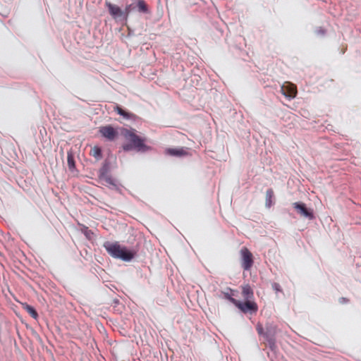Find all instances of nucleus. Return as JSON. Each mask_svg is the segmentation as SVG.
<instances>
[{"instance_id":"nucleus-1","label":"nucleus","mask_w":361,"mask_h":361,"mask_svg":"<svg viewBox=\"0 0 361 361\" xmlns=\"http://www.w3.org/2000/svg\"><path fill=\"white\" fill-rule=\"evenodd\" d=\"M104 247L112 257L120 259L124 262L131 261L137 253L134 250H129L126 247L121 245L118 242L106 241L104 243Z\"/></svg>"},{"instance_id":"nucleus-2","label":"nucleus","mask_w":361,"mask_h":361,"mask_svg":"<svg viewBox=\"0 0 361 361\" xmlns=\"http://www.w3.org/2000/svg\"><path fill=\"white\" fill-rule=\"evenodd\" d=\"M123 135L126 140L130 142L128 144L123 145V149L125 151H129L135 148L137 151H145L147 146L145 145V140L137 135L134 132L125 129L123 131Z\"/></svg>"},{"instance_id":"nucleus-3","label":"nucleus","mask_w":361,"mask_h":361,"mask_svg":"<svg viewBox=\"0 0 361 361\" xmlns=\"http://www.w3.org/2000/svg\"><path fill=\"white\" fill-rule=\"evenodd\" d=\"M235 307H238L243 313L255 314L258 311V305L254 300L238 301Z\"/></svg>"},{"instance_id":"nucleus-4","label":"nucleus","mask_w":361,"mask_h":361,"mask_svg":"<svg viewBox=\"0 0 361 361\" xmlns=\"http://www.w3.org/2000/svg\"><path fill=\"white\" fill-rule=\"evenodd\" d=\"M241 266L244 270L248 271L253 265V255L252 252L245 247L240 250Z\"/></svg>"},{"instance_id":"nucleus-5","label":"nucleus","mask_w":361,"mask_h":361,"mask_svg":"<svg viewBox=\"0 0 361 361\" xmlns=\"http://www.w3.org/2000/svg\"><path fill=\"white\" fill-rule=\"evenodd\" d=\"M281 92L289 99L296 97L298 90L297 87L293 83L285 82L281 87Z\"/></svg>"},{"instance_id":"nucleus-6","label":"nucleus","mask_w":361,"mask_h":361,"mask_svg":"<svg viewBox=\"0 0 361 361\" xmlns=\"http://www.w3.org/2000/svg\"><path fill=\"white\" fill-rule=\"evenodd\" d=\"M99 133L109 141L114 140L118 135V131L111 125L101 126L99 129Z\"/></svg>"},{"instance_id":"nucleus-7","label":"nucleus","mask_w":361,"mask_h":361,"mask_svg":"<svg viewBox=\"0 0 361 361\" xmlns=\"http://www.w3.org/2000/svg\"><path fill=\"white\" fill-rule=\"evenodd\" d=\"M294 209L300 214L301 216L304 217H307L309 219H314L313 213L308 209L305 204L302 202H294L293 204Z\"/></svg>"},{"instance_id":"nucleus-8","label":"nucleus","mask_w":361,"mask_h":361,"mask_svg":"<svg viewBox=\"0 0 361 361\" xmlns=\"http://www.w3.org/2000/svg\"><path fill=\"white\" fill-rule=\"evenodd\" d=\"M108 7L109 13L114 18H126V16L124 11H122L121 8L116 5L112 4L107 2L106 4Z\"/></svg>"},{"instance_id":"nucleus-9","label":"nucleus","mask_w":361,"mask_h":361,"mask_svg":"<svg viewBox=\"0 0 361 361\" xmlns=\"http://www.w3.org/2000/svg\"><path fill=\"white\" fill-rule=\"evenodd\" d=\"M241 294L245 300H254V292L249 284L241 286Z\"/></svg>"},{"instance_id":"nucleus-10","label":"nucleus","mask_w":361,"mask_h":361,"mask_svg":"<svg viewBox=\"0 0 361 361\" xmlns=\"http://www.w3.org/2000/svg\"><path fill=\"white\" fill-rule=\"evenodd\" d=\"M237 293V290H233L231 288H228L227 291H222L221 293L224 295V297L225 299L229 300L231 302H232L235 306L238 302V300L235 299L233 296H235V293Z\"/></svg>"},{"instance_id":"nucleus-11","label":"nucleus","mask_w":361,"mask_h":361,"mask_svg":"<svg viewBox=\"0 0 361 361\" xmlns=\"http://www.w3.org/2000/svg\"><path fill=\"white\" fill-rule=\"evenodd\" d=\"M99 182L104 185H115L113 179L105 172L99 175Z\"/></svg>"},{"instance_id":"nucleus-12","label":"nucleus","mask_w":361,"mask_h":361,"mask_svg":"<svg viewBox=\"0 0 361 361\" xmlns=\"http://www.w3.org/2000/svg\"><path fill=\"white\" fill-rule=\"evenodd\" d=\"M168 154L176 157L185 156L188 153L183 148H169L166 149Z\"/></svg>"},{"instance_id":"nucleus-13","label":"nucleus","mask_w":361,"mask_h":361,"mask_svg":"<svg viewBox=\"0 0 361 361\" xmlns=\"http://www.w3.org/2000/svg\"><path fill=\"white\" fill-rule=\"evenodd\" d=\"M136 8L140 13H149V8L145 0H137Z\"/></svg>"},{"instance_id":"nucleus-14","label":"nucleus","mask_w":361,"mask_h":361,"mask_svg":"<svg viewBox=\"0 0 361 361\" xmlns=\"http://www.w3.org/2000/svg\"><path fill=\"white\" fill-rule=\"evenodd\" d=\"M114 111L126 119H130L135 116L133 114L126 111L118 105L114 107Z\"/></svg>"},{"instance_id":"nucleus-15","label":"nucleus","mask_w":361,"mask_h":361,"mask_svg":"<svg viewBox=\"0 0 361 361\" xmlns=\"http://www.w3.org/2000/svg\"><path fill=\"white\" fill-rule=\"evenodd\" d=\"M274 191L271 188H269L266 192V200L265 204L266 207L270 208L273 204V198H274Z\"/></svg>"},{"instance_id":"nucleus-16","label":"nucleus","mask_w":361,"mask_h":361,"mask_svg":"<svg viewBox=\"0 0 361 361\" xmlns=\"http://www.w3.org/2000/svg\"><path fill=\"white\" fill-rule=\"evenodd\" d=\"M90 154L96 158L97 160L101 159L102 157V149L98 146H94L91 148Z\"/></svg>"},{"instance_id":"nucleus-17","label":"nucleus","mask_w":361,"mask_h":361,"mask_svg":"<svg viewBox=\"0 0 361 361\" xmlns=\"http://www.w3.org/2000/svg\"><path fill=\"white\" fill-rule=\"evenodd\" d=\"M23 309L26 310V312L34 319H37L38 317V314L37 311L35 310L33 307L30 305L25 304L23 305Z\"/></svg>"},{"instance_id":"nucleus-18","label":"nucleus","mask_w":361,"mask_h":361,"mask_svg":"<svg viewBox=\"0 0 361 361\" xmlns=\"http://www.w3.org/2000/svg\"><path fill=\"white\" fill-rule=\"evenodd\" d=\"M135 8H136V5H135L134 4H131L126 6L125 8V10H124L126 17L129 15V13L132 11L135 10Z\"/></svg>"},{"instance_id":"nucleus-19","label":"nucleus","mask_w":361,"mask_h":361,"mask_svg":"<svg viewBox=\"0 0 361 361\" xmlns=\"http://www.w3.org/2000/svg\"><path fill=\"white\" fill-rule=\"evenodd\" d=\"M68 165L70 169H72L75 166L74 160L71 156L68 157Z\"/></svg>"},{"instance_id":"nucleus-20","label":"nucleus","mask_w":361,"mask_h":361,"mask_svg":"<svg viewBox=\"0 0 361 361\" xmlns=\"http://www.w3.org/2000/svg\"><path fill=\"white\" fill-rule=\"evenodd\" d=\"M256 330L259 335H264V328L261 324H257Z\"/></svg>"},{"instance_id":"nucleus-21","label":"nucleus","mask_w":361,"mask_h":361,"mask_svg":"<svg viewBox=\"0 0 361 361\" xmlns=\"http://www.w3.org/2000/svg\"><path fill=\"white\" fill-rule=\"evenodd\" d=\"M272 287L273 288L276 290V291H279L281 290H280V285L277 283H274L273 285H272Z\"/></svg>"}]
</instances>
